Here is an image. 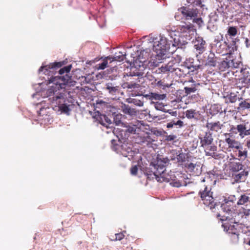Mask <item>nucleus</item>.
I'll return each mask as SVG.
<instances>
[{
    "instance_id": "nucleus-3",
    "label": "nucleus",
    "mask_w": 250,
    "mask_h": 250,
    "mask_svg": "<svg viewBox=\"0 0 250 250\" xmlns=\"http://www.w3.org/2000/svg\"><path fill=\"white\" fill-rule=\"evenodd\" d=\"M202 183H206L204 185V189L200 192L201 198L203 203L209 206L210 209H212L215 208L216 204L214 203L212 196V192L211 191V187L216 183V179L213 174H208L204 179L202 180Z\"/></svg>"
},
{
    "instance_id": "nucleus-15",
    "label": "nucleus",
    "mask_w": 250,
    "mask_h": 250,
    "mask_svg": "<svg viewBox=\"0 0 250 250\" xmlns=\"http://www.w3.org/2000/svg\"><path fill=\"white\" fill-rule=\"evenodd\" d=\"M125 53L120 52L118 54L116 53L114 57L108 56L106 58L111 60V61L121 62L125 59Z\"/></svg>"
},
{
    "instance_id": "nucleus-39",
    "label": "nucleus",
    "mask_w": 250,
    "mask_h": 250,
    "mask_svg": "<svg viewBox=\"0 0 250 250\" xmlns=\"http://www.w3.org/2000/svg\"><path fill=\"white\" fill-rule=\"evenodd\" d=\"M170 184L173 187L179 188L182 186V184L179 181H173L170 182Z\"/></svg>"
},
{
    "instance_id": "nucleus-34",
    "label": "nucleus",
    "mask_w": 250,
    "mask_h": 250,
    "mask_svg": "<svg viewBox=\"0 0 250 250\" xmlns=\"http://www.w3.org/2000/svg\"><path fill=\"white\" fill-rule=\"evenodd\" d=\"M107 65V61L104 60L102 63L98 64L97 68L98 70H103L106 67Z\"/></svg>"
},
{
    "instance_id": "nucleus-37",
    "label": "nucleus",
    "mask_w": 250,
    "mask_h": 250,
    "mask_svg": "<svg viewBox=\"0 0 250 250\" xmlns=\"http://www.w3.org/2000/svg\"><path fill=\"white\" fill-rule=\"evenodd\" d=\"M124 112L125 113H126V114H128L129 115H132L133 114L135 111H134L133 109H131L128 106H125L124 109Z\"/></svg>"
},
{
    "instance_id": "nucleus-41",
    "label": "nucleus",
    "mask_w": 250,
    "mask_h": 250,
    "mask_svg": "<svg viewBox=\"0 0 250 250\" xmlns=\"http://www.w3.org/2000/svg\"><path fill=\"white\" fill-rule=\"evenodd\" d=\"M138 168L136 166L132 167L130 169V172L132 175H135L137 174Z\"/></svg>"
},
{
    "instance_id": "nucleus-31",
    "label": "nucleus",
    "mask_w": 250,
    "mask_h": 250,
    "mask_svg": "<svg viewBox=\"0 0 250 250\" xmlns=\"http://www.w3.org/2000/svg\"><path fill=\"white\" fill-rule=\"evenodd\" d=\"M228 33L230 36H235L237 34V30L235 27H230L229 28Z\"/></svg>"
},
{
    "instance_id": "nucleus-48",
    "label": "nucleus",
    "mask_w": 250,
    "mask_h": 250,
    "mask_svg": "<svg viewBox=\"0 0 250 250\" xmlns=\"http://www.w3.org/2000/svg\"><path fill=\"white\" fill-rule=\"evenodd\" d=\"M176 138V136L175 135H168L167 137V140L168 141H172Z\"/></svg>"
},
{
    "instance_id": "nucleus-50",
    "label": "nucleus",
    "mask_w": 250,
    "mask_h": 250,
    "mask_svg": "<svg viewBox=\"0 0 250 250\" xmlns=\"http://www.w3.org/2000/svg\"><path fill=\"white\" fill-rule=\"evenodd\" d=\"M174 122H170L169 123H167V128H172L173 127V125H174Z\"/></svg>"
},
{
    "instance_id": "nucleus-10",
    "label": "nucleus",
    "mask_w": 250,
    "mask_h": 250,
    "mask_svg": "<svg viewBox=\"0 0 250 250\" xmlns=\"http://www.w3.org/2000/svg\"><path fill=\"white\" fill-rule=\"evenodd\" d=\"M228 135V134H225L226 137H227V136ZM225 142L228 144L229 147V148L236 149L242 148V146L241 145L240 143L234 139H230V138H226Z\"/></svg>"
},
{
    "instance_id": "nucleus-47",
    "label": "nucleus",
    "mask_w": 250,
    "mask_h": 250,
    "mask_svg": "<svg viewBox=\"0 0 250 250\" xmlns=\"http://www.w3.org/2000/svg\"><path fill=\"white\" fill-rule=\"evenodd\" d=\"M174 125H178L179 127H181L183 125V122L181 120H178L176 122H174Z\"/></svg>"
},
{
    "instance_id": "nucleus-29",
    "label": "nucleus",
    "mask_w": 250,
    "mask_h": 250,
    "mask_svg": "<svg viewBox=\"0 0 250 250\" xmlns=\"http://www.w3.org/2000/svg\"><path fill=\"white\" fill-rule=\"evenodd\" d=\"M239 108L242 110L249 109L250 108V103L245 100L239 104Z\"/></svg>"
},
{
    "instance_id": "nucleus-52",
    "label": "nucleus",
    "mask_w": 250,
    "mask_h": 250,
    "mask_svg": "<svg viewBox=\"0 0 250 250\" xmlns=\"http://www.w3.org/2000/svg\"><path fill=\"white\" fill-rule=\"evenodd\" d=\"M157 85H159V86H163V85L164 84H163V83L161 81H159L157 83Z\"/></svg>"
},
{
    "instance_id": "nucleus-28",
    "label": "nucleus",
    "mask_w": 250,
    "mask_h": 250,
    "mask_svg": "<svg viewBox=\"0 0 250 250\" xmlns=\"http://www.w3.org/2000/svg\"><path fill=\"white\" fill-rule=\"evenodd\" d=\"M233 171H238L242 169V165L240 163H232L230 166Z\"/></svg>"
},
{
    "instance_id": "nucleus-6",
    "label": "nucleus",
    "mask_w": 250,
    "mask_h": 250,
    "mask_svg": "<svg viewBox=\"0 0 250 250\" xmlns=\"http://www.w3.org/2000/svg\"><path fill=\"white\" fill-rule=\"evenodd\" d=\"M223 217L225 219H221L222 221H224L222 226L224 229V230L229 233L235 235L236 238H238V235L237 234V230L234 225L233 218L229 215H223Z\"/></svg>"
},
{
    "instance_id": "nucleus-22",
    "label": "nucleus",
    "mask_w": 250,
    "mask_h": 250,
    "mask_svg": "<svg viewBox=\"0 0 250 250\" xmlns=\"http://www.w3.org/2000/svg\"><path fill=\"white\" fill-rule=\"evenodd\" d=\"M187 154L184 153L179 154L177 157L178 162L179 163H180V165H182L183 166V164L187 163V161H188V160H187Z\"/></svg>"
},
{
    "instance_id": "nucleus-35",
    "label": "nucleus",
    "mask_w": 250,
    "mask_h": 250,
    "mask_svg": "<svg viewBox=\"0 0 250 250\" xmlns=\"http://www.w3.org/2000/svg\"><path fill=\"white\" fill-rule=\"evenodd\" d=\"M174 63L173 61H170L166 64L168 71L173 72L174 71L175 68L174 67Z\"/></svg>"
},
{
    "instance_id": "nucleus-18",
    "label": "nucleus",
    "mask_w": 250,
    "mask_h": 250,
    "mask_svg": "<svg viewBox=\"0 0 250 250\" xmlns=\"http://www.w3.org/2000/svg\"><path fill=\"white\" fill-rule=\"evenodd\" d=\"M149 96V99L151 101H160L165 99L167 97V95L166 94H159L156 93H151Z\"/></svg>"
},
{
    "instance_id": "nucleus-40",
    "label": "nucleus",
    "mask_w": 250,
    "mask_h": 250,
    "mask_svg": "<svg viewBox=\"0 0 250 250\" xmlns=\"http://www.w3.org/2000/svg\"><path fill=\"white\" fill-rule=\"evenodd\" d=\"M115 240H121L124 237V234L123 233H117L115 234Z\"/></svg>"
},
{
    "instance_id": "nucleus-60",
    "label": "nucleus",
    "mask_w": 250,
    "mask_h": 250,
    "mask_svg": "<svg viewBox=\"0 0 250 250\" xmlns=\"http://www.w3.org/2000/svg\"><path fill=\"white\" fill-rule=\"evenodd\" d=\"M42 109H41L40 112H42Z\"/></svg>"
},
{
    "instance_id": "nucleus-26",
    "label": "nucleus",
    "mask_w": 250,
    "mask_h": 250,
    "mask_svg": "<svg viewBox=\"0 0 250 250\" xmlns=\"http://www.w3.org/2000/svg\"><path fill=\"white\" fill-rule=\"evenodd\" d=\"M239 83H241L244 86H250V78L248 76L239 79Z\"/></svg>"
},
{
    "instance_id": "nucleus-2",
    "label": "nucleus",
    "mask_w": 250,
    "mask_h": 250,
    "mask_svg": "<svg viewBox=\"0 0 250 250\" xmlns=\"http://www.w3.org/2000/svg\"><path fill=\"white\" fill-rule=\"evenodd\" d=\"M150 42L153 43V50L152 59L149 63L154 66H157L159 63L167 57L166 52L169 49L171 41H169L163 35H160L156 37H150Z\"/></svg>"
},
{
    "instance_id": "nucleus-13",
    "label": "nucleus",
    "mask_w": 250,
    "mask_h": 250,
    "mask_svg": "<svg viewBox=\"0 0 250 250\" xmlns=\"http://www.w3.org/2000/svg\"><path fill=\"white\" fill-rule=\"evenodd\" d=\"M213 138L210 134L206 133L203 138H201L200 143L202 147L212 144Z\"/></svg>"
},
{
    "instance_id": "nucleus-5",
    "label": "nucleus",
    "mask_w": 250,
    "mask_h": 250,
    "mask_svg": "<svg viewBox=\"0 0 250 250\" xmlns=\"http://www.w3.org/2000/svg\"><path fill=\"white\" fill-rule=\"evenodd\" d=\"M169 163V160L167 158L158 157L155 163H153L151 166L153 167V174L156 177H158L163 173L165 170V167Z\"/></svg>"
},
{
    "instance_id": "nucleus-51",
    "label": "nucleus",
    "mask_w": 250,
    "mask_h": 250,
    "mask_svg": "<svg viewBox=\"0 0 250 250\" xmlns=\"http://www.w3.org/2000/svg\"><path fill=\"white\" fill-rule=\"evenodd\" d=\"M245 43L247 47L250 46V41L248 39H246Z\"/></svg>"
},
{
    "instance_id": "nucleus-59",
    "label": "nucleus",
    "mask_w": 250,
    "mask_h": 250,
    "mask_svg": "<svg viewBox=\"0 0 250 250\" xmlns=\"http://www.w3.org/2000/svg\"><path fill=\"white\" fill-rule=\"evenodd\" d=\"M248 244L250 246V240L249 241Z\"/></svg>"
},
{
    "instance_id": "nucleus-49",
    "label": "nucleus",
    "mask_w": 250,
    "mask_h": 250,
    "mask_svg": "<svg viewBox=\"0 0 250 250\" xmlns=\"http://www.w3.org/2000/svg\"><path fill=\"white\" fill-rule=\"evenodd\" d=\"M245 218H247L249 221H250V209L247 212H245Z\"/></svg>"
},
{
    "instance_id": "nucleus-7",
    "label": "nucleus",
    "mask_w": 250,
    "mask_h": 250,
    "mask_svg": "<svg viewBox=\"0 0 250 250\" xmlns=\"http://www.w3.org/2000/svg\"><path fill=\"white\" fill-rule=\"evenodd\" d=\"M186 172L193 176H198L201 173V167L199 163H194L187 161V163L183 164Z\"/></svg>"
},
{
    "instance_id": "nucleus-19",
    "label": "nucleus",
    "mask_w": 250,
    "mask_h": 250,
    "mask_svg": "<svg viewBox=\"0 0 250 250\" xmlns=\"http://www.w3.org/2000/svg\"><path fill=\"white\" fill-rule=\"evenodd\" d=\"M250 203V197L246 195H242L237 202V204L240 205H247L248 203Z\"/></svg>"
},
{
    "instance_id": "nucleus-45",
    "label": "nucleus",
    "mask_w": 250,
    "mask_h": 250,
    "mask_svg": "<svg viewBox=\"0 0 250 250\" xmlns=\"http://www.w3.org/2000/svg\"><path fill=\"white\" fill-rule=\"evenodd\" d=\"M160 71L163 73H166V72L168 71L166 64L164 66H163V65L160 68Z\"/></svg>"
},
{
    "instance_id": "nucleus-25",
    "label": "nucleus",
    "mask_w": 250,
    "mask_h": 250,
    "mask_svg": "<svg viewBox=\"0 0 250 250\" xmlns=\"http://www.w3.org/2000/svg\"><path fill=\"white\" fill-rule=\"evenodd\" d=\"M151 104H154V107L156 108V109H157L158 110L162 111L163 112L165 111V105L163 103L160 102H155L152 101Z\"/></svg>"
},
{
    "instance_id": "nucleus-1",
    "label": "nucleus",
    "mask_w": 250,
    "mask_h": 250,
    "mask_svg": "<svg viewBox=\"0 0 250 250\" xmlns=\"http://www.w3.org/2000/svg\"><path fill=\"white\" fill-rule=\"evenodd\" d=\"M70 81V77L65 75L63 76H57L51 78L47 83L49 88L47 90V97H49V100L52 103L53 108H58L61 113L68 114L70 109L68 106L64 104L65 97L63 94L60 92V89L65 88Z\"/></svg>"
},
{
    "instance_id": "nucleus-46",
    "label": "nucleus",
    "mask_w": 250,
    "mask_h": 250,
    "mask_svg": "<svg viewBox=\"0 0 250 250\" xmlns=\"http://www.w3.org/2000/svg\"><path fill=\"white\" fill-rule=\"evenodd\" d=\"M202 0H195L193 2V4L194 5L196 6H200L201 7H202L203 5L202 4Z\"/></svg>"
},
{
    "instance_id": "nucleus-30",
    "label": "nucleus",
    "mask_w": 250,
    "mask_h": 250,
    "mask_svg": "<svg viewBox=\"0 0 250 250\" xmlns=\"http://www.w3.org/2000/svg\"><path fill=\"white\" fill-rule=\"evenodd\" d=\"M230 68H236L239 67V65L241 64V62L239 61H236L235 60H229Z\"/></svg>"
},
{
    "instance_id": "nucleus-24",
    "label": "nucleus",
    "mask_w": 250,
    "mask_h": 250,
    "mask_svg": "<svg viewBox=\"0 0 250 250\" xmlns=\"http://www.w3.org/2000/svg\"><path fill=\"white\" fill-rule=\"evenodd\" d=\"M229 68H230L229 60L227 59L222 61L219 64V69L221 71H224Z\"/></svg>"
},
{
    "instance_id": "nucleus-21",
    "label": "nucleus",
    "mask_w": 250,
    "mask_h": 250,
    "mask_svg": "<svg viewBox=\"0 0 250 250\" xmlns=\"http://www.w3.org/2000/svg\"><path fill=\"white\" fill-rule=\"evenodd\" d=\"M248 174V172L243 171L238 174H235L234 177L235 181L238 182L241 181V180H244L245 177L247 176Z\"/></svg>"
},
{
    "instance_id": "nucleus-53",
    "label": "nucleus",
    "mask_w": 250,
    "mask_h": 250,
    "mask_svg": "<svg viewBox=\"0 0 250 250\" xmlns=\"http://www.w3.org/2000/svg\"><path fill=\"white\" fill-rule=\"evenodd\" d=\"M235 101H236V98H234H234H230V102L231 103H234V102H235Z\"/></svg>"
},
{
    "instance_id": "nucleus-58",
    "label": "nucleus",
    "mask_w": 250,
    "mask_h": 250,
    "mask_svg": "<svg viewBox=\"0 0 250 250\" xmlns=\"http://www.w3.org/2000/svg\"><path fill=\"white\" fill-rule=\"evenodd\" d=\"M37 95H38V93H37L36 94H34V95H33V97H34L35 96H36Z\"/></svg>"
},
{
    "instance_id": "nucleus-4",
    "label": "nucleus",
    "mask_w": 250,
    "mask_h": 250,
    "mask_svg": "<svg viewBox=\"0 0 250 250\" xmlns=\"http://www.w3.org/2000/svg\"><path fill=\"white\" fill-rule=\"evenodd\" d=\"M177 30L180 36L188 40H190L196 31L194 26L191 23L180 25L177 27Z\"/></svg>"
},
{
    "instance_id": "nucleus-11",
    "label": "nucleus",
    "mask_w": 250,
    "mask_h": 250,
    "mask_svg": "<svg viewBox=\"0 0 250 250\" xmlns=\"http://www.w3.org/2000/svg\"><path fill=\"white\" fill-rule=\"evenodd\" d=\"M231 206L229 202H226L224 204L222 205L221 207L224 212H226V214H228V215H230L229 216L233 218L235 216V213L234 211L233 208L230 207Z\"/></svg>"
},
{
    "instance_id": "nucleus-23",
    "label": "nucleus",
    "mask_w": 250,
    "mask_h": 250,
    "mask_svg": "<svg viewBox=\"0 0 250 250\" xmlns=\"http://www.w3.org/2000/svg\"><path fill=\"white\" fill-rule=\"evenodd\" d=\"M238 150V156L240 160H244L248 156V151L246 149L243 150L242 148L237 149Z\"/></svg>"
},
{
    "instance_id": "nucleus-33",
    "label": "nucleus",
    "mask_w": 250,
    "mask_h": 250,
    "mask_svg": "<svg viewBox=\"0 0 250 250\" xmlns=\"http://www.w3.org/2000/svg\"><path fill=\"white\" fill-rule=\"evenodd\" d=\"M193 22L198 25L199 27H201L203 25V21L201 18L195 17L193 19Z\"/></svg>"
},
{
    "instance_id": "nucleus-54",
    "label": "nucleus",
    "mask_w": 250,
    "mask_h": 250,
    "mask_svg": "<svg viewBox=\"0 0 250 250\" xmlns=\"http://www.w3.org/2000/svg\"><path fill=\"white\" fill-rule=\"evenodd\" d=\"M246 146L248 148L250 147V140L247 142Z\"/></svg>"
},
{
    "instance_id": "nucleus-12",
    "label": "nucleus",
    "mask_w": 250,
    "mask_h": 250,
    "mask_svg": "<svg viewBox=\"0 0 250 250\" xmlns=\"http://www.w3.org/2000/svg\"><path fill=\"white\" fill-rule=\"evenodd\" d=\"M236 129L239 133L240 137L241 138H243L246 136L250 135V128L248 129H247L245 125H238L236 126Z\"/></svg>"
},
{
    "instance_id": "nucleus-57",
    "label": "nucleus",
    "mask_w": 250,
    "mask_h": 250,
    "mask_svg": "<svg viewBox=\"0 0 250 250\" xmlns=\"http://www.w3.org/2000/svg\"><path fill=\"white\" fill-rule=\"evenodd\" d=\"M243 71H245V69H241V72H243Z\"/></svg>"
},
{
    "instance_id": "nucleus-43",
    "label": "nucleus",
    "mask_w": 250,
    "mask_h": 250,
    "mask_svg": "<svg viewBox=\"0 0 250 250\" xmlns=\"http://www.w3.org/2000/svg\"><path fill=\"white\" fill-rule=\"evenodd\" d=\"M236 199L235 196L231 195L229 197V200L227 202H229L230 203V205H231V204H232V203L234 201H236Z\"/></svg>"
},
{
    "instance_id": "nucleus-36",
    "label": "nucleus",
    "mask_w": 250,
    "mask_h": 250,
    "mask_svg": "<svg viewBox=\"0 0 250 250\" xmlns=\"http://www.w3.org/2000/svg\"><path fill=\"white\" fill-rule=\"evenodd\" d=\"M185 92L187 93V94H190L191 93H193L195 92L196 90V89L195 87H185Z\"/></svg>"
},
{
    "instance_id": "nucleus-8",
    "label": "nucleus",
    "mask_w": 250,
    "mask_h": 250,
    "mask_svg": "<svg viewBox=\"0 0 250 250\" xmlns=\"http://www.w3.org/2000/svg\"><path fill=\"white\" fill-rule=\"evenodd\" d=\"M178 11L182 14L187 20H192L197 17L198 11L196 8L183 7L178 9Z\"/></svg>"
},
{
    "instance_id": "nucleus-14",
    "label": "nucleus",
    "mask_w": 250,
    "mask_h": 250,
    "mask_svg": "<svg viewBox=\"0 0 250 250\" xmlns=\"http://www.w3.org/2000/svg\"><path fill=\"white\" fill-rule=\"evenodd\" d=\"M203 147L207 156H211L212 157L215 156V152L217 150L216 146L211 144Z\"/></svg>"
},
{
    "instance_id": "nucleus-16",
    "label": "nucleus",
    "mask_w": 250,
    "mask_h": 250,
    "mask_svg": "<svg viewBox=\"0 0 250 250\" xmlns=\"http://www.w3.org/2000/svg\"><path fill=\"white\" fill-rule=\"evenodd\" d=\"M206 42L202 39H199L197 42L195 43L194 47L199 53L203 52L204 50Z\"/></svg>"
},
{
    "instance_id": "nucleus-20",
    "label": "nucleus",
    "mask_w": 250,
    "mask_h": 250,
    "mask_svg": "<svg viewBox=\"0 0 250 250\" xmlns=\"http://www.w3.org/2000/svg\"><path fill=\"white\" fill-rule=\"evenodd\" d=\"M100 119V124L104 126H105L106 127H108V125H110L112 123L111 120L104 115H101Z\"/></svg>"
},
{
    "instance_id": "nucleus-9",
    "label": "nucleus",
    "mask_w": 250,
    "mask_h": 250,
    "mask_svg": "<svg viewBox=\"0 0 250 250\" xmlns=\"http://www.w3.org/2000/svg\"><path fill=\"white\" fill-rule=\"evenodd\" d=\"M62 66L61 62H55L50 63L49 65H45L43 63L41 67L39 69V72L43 71L45 75H50L53 74L56 68H59Z\"/></svg>"
},
{
    "instance_id": "nucleus-32",
    "label": "nucleus",
    "mask_w": 250,
    "mask_h": 250,
    "mask_svg": "<svg viewBox=\"0 0 250 250\" xmlns=\"http://www.w3.org/2000/svg\"><path fill=\"white\" fill-rule=\"evenodd\" d=\"M71 69V65H69L61 68L59 70V74L62 75L65 73H68Z\"/></svg>"
},
{
    "instance_id": "nucleus-42",
    "label": "nucleus",
    "mask_w": 250,
    "mask_h": 250,
    "mask_svg": "<svg viewBox=\"0 0 250 250\" xmlns=\"http://www.w3.org/2000/svg\"><path fill=\"white\" fill-rule=\"evenodd\" d=\"M164 112L168 113L171 115L176 117L177 115V111H172L171 110H165Z\"/></svg>"
},
{
    "instance_id": "nucleus-56",
    "label": "nucleus",
    "mask_w": 250,
    "mask_h": 250,
    "mask_svg": "<svg viewBox=\"0 0 250 250\" xmlns=\"http://www.w3.org/2000/svg\"><path fill=\"white\" fill-rule=\"evenodd\" d=\"M209 65H212V66H215V63L213 62L209 64L208 63Z\"/></svg>"
},
{
    "instance_id": "nucleus-38",
    "label": "nucleus",
    "mask_w": 250,
    "mask_h": 250,
    "mask_svg": "<svg viewBox=\"0 0 250 250\" xmlns=\"http://www.w3.org/2000/svg\"><path fill=\"white\" fill-rule=\"evenodd\" d=\"M229 49V53L232 54L235 51L237 50V46L235 45L234 43L229 45L228 46Z\"/></svg>"
},
{
    "instance_id": "nucleus-17",
    "label": "nucleus",
    "mask_w": 250,
    "mask_h": 250,
    "mask_svg": "<svg viewBox=\"0 0 250 250\" xmlns=\"http://www.w3.org/2000/svg\"><path fill=\"white\" fill-rule=\"evenodd\" d=\"M222 125L219 122L217 123H208L207 127L212 131L217 132L219 131L222 127Z\"/></svg>"
},
{
    "instance_id": "nucleus-27",
    "label": "nucleus",
    "mask_w": 250,
    "mask_h": 250,
    "mask_svg": "<svg viewBox=\"0 0 250 250\" xmlns=\"http://www.w3.org/2000/svg\"><path fill=\"white\" fill-rule=\"evenodd\" d=\"M185 114L186 117L188 119H192L195 118V116L196 115V112L195 110L190 109L187 110Z\"/></svg>"
},
{
    "instance_id": "nucleus-55",
    "label": "nucleus",
    "mask_w": 250,
    "mask_h": 250,
    "mask_svg": "<svg viewBox=\"0 0 250 250\" xmlns=\"http://www.w3.org/2000/svg\"><path fill=\"white\" fill-rule=\"evenodd\" d=\"M169 86H170V85H169L168 84H164L163 88L164 89L166 87H169Z\"/></svg>"
},
{
    "instance_id": "nucleus-44",
    "label": "nucleus",
    "mask_w": 250,
    "mask_h": 250,
    "mask_svg": "<svg viewBox=\"0 0 250 250\" xmlns=\"http://www.w3.org/2000/svg\"><path fill=\"white\" fill-rule=\"evenodd\" d=\"M140 62L141 64H139V66H143L144 65V63L146 62V61L145 60H140V56H139L138 58L136 59L135 60V62L137 63V61Z\"/></svg>"
}]
</instances>
